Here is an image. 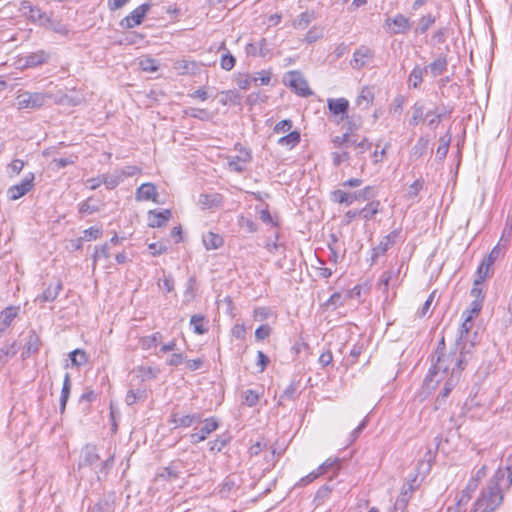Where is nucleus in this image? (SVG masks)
<instances>
[{"mask_svg": "<svg viewBox=\"0 0 512 512\" xmlns=\"http://www.w3.org/2000/svg\"><path fill=\"white\" fill-rule=\"evenodd\" d=\"M469 359L470 352L464 346L458 343L447 350L442 338L431 356L432 365L424 379V384L428 388H434L447 377L460 378Z\"/></svg>", "mask_w": 512, "mask_h": 512, "instance_id": "nucleus-1", "label": "nucleus"}, {"mask_svg": "<svg viewBox=\"0 0 512 512\" xmlns=\"http://www.w3.org/2000/svg\"><path fill=\"white\" fill-rule=\"evenodd\" d=\"M505 478V471L499 469L482 489L476 500L480 512H494L503 502V492L500 483Z\"/></svg>", "mask_w": 512, "mask_h": 512, "instance_id": "nucleus-2", "label": "nucleus"}, {"mask_svg": "<svg viewBox=\"0 0 512 512\" xmlns=\"http://www.w3.org/2000/svg\"><path fill=\"white\" fill-rule=\"evenodd\" d=\"M52 99L54 100V103L62 104L65 99H67V95L63 94L60 97H54L50 92L24 91L17 95L16 104L17 108L20 110H37Z\"/></svg>", "mask_w": 512, "mask_h": 512, "instance_id": "nucleus-3", "label": "nucleus"}, {"mask_svg": "<svg viewBox=\"0 0 512 512\" xmlns=\"http://www.w3.org/2000/svg\"><path fill=\"white\" fill-rule=\"evenodd\" d=\"M374 197V188L371 186H367L364 189L354 192V193H346L343 190H335L331 194V199L334 202L345 204L347 206L351 205L356 200L367 201Z\"/></svg>", "mask_w": 512, "mask_h": 512, "instance_id": "nucleus-4", "label": "nucleus"}, {"mask_svg": "<svg viewBox=\"0 0 512 512\" xmlns=\"http://www.w3.org/2000/svg\"><path fill=\"white\" fill-rule=\"evenodd\" d=\"M151 6L152 4L150 2H146L136 7L129 15L120 21V26L124 29H130L140 25Z\"/></svg>", "mask_w": 512, "mask_h": 512, "instance_id": "nucleus-5", "label": "nucleus"}, {"mask_svg": "<svg viewBox=\"0 0 512 512\" xmlns=\"http://www.w3.org/2000/svg\"><path fill=\"white\" fill-rule=\"evenodd\" d=\"M287 84L291 87L296 94L302 97H308L313 94L310 90L307 81L302 74L298 71H289L285 77Z\"/></svg>", "mask_w": 512, "mask_h": 512, "instance_id": "nucleus-6", "label": "nucleus"}, {"mask_svg": "<svg viewBox=\"0 0 512 512\" xmlns=\"http://www.w3.org/2000/svg\"><path fill=\"white\" fill-rule=\"evenodd\" d=\"M34 174L30 173L19 184H15L7 190V196L10 200L15 201L27 194L34 186Z\"/></svg>", "mask_w": 512, "mask_h": 512, "instance_id": "nucleus-7", "label": "nucleus"}, {"mask_svg": "<svg viewBox=\"0 0 512 512\" xmlns=\"http://www.w3.org/2000/svg\"><path fill=\"white\" fill-rule=\"evenodd\" d=\"M374 58V51L368 46L361 45L353 53L350 65L355 70L365 67Z\"/></svg>", "mask_w": 512, "mask_h": 512, "instance_id": "nucleus-8", "label": "nucleus"}, {"mask_svg": "<svg viewBox=\"0 0 512 512\" xmlns=\"http://www.w3.org/2000/svg\"><path fill=\"white\" fill-rule=\"evenodd\" d=\"M241 486V479L236 474L227 476L219 486L221 498L236 496Z\"/></svg>", "mask_w": 512, "mask_h": 512, "instance_id": "nucleus-9", "label": "nucleus"}, {"mask_svg": "<svg viewBox=\"0 0 512 512\" xmlns=\"http://www.w3.org/2000/svg\"><path fill=\"white\" fill-rule=\"evenodd\" d=\"M202 419L201 414H187L180 415L179 413H172L169 419V423L173 425L174 429L184 427L188 428L192 426L194 423L200 422Z\"/></svg>", "mask_w": 512, "mask_h": 512, "instance_id": "nucleus-10", "label": "nucleus"}, {"mask_svg": "<svg viewBox=\"0 0 512 512\" xmlns=\"http://www.w3.org/2000/svg\"><path fill=\"white\" fill-rule=\"evenodd\" d=\"M399 234L400 230L396 229L384 236L380 243L372 249V260L375 261L379 256L384 255L385 252L395 244V239Z\"/></svg>", "mask_w": 512, "mask_h": 512, "instance_id": "nucleus-11", "label": "nucleus"}, {"mask_svg": "<svg viewBox=\"0 0 512 512\" xmlns=\"http://www.w3.org/2000/svg\"><path fill=\"white\" fill-rule=\"evenodd\" d=\"M218 428V422L215 418H207L204 420V425L199 432L192 433L190 435V441L192 444H197L204 441L209 434L214 432Z\"/></svg>", "mask_w": 512, "mask_h": 512, "instance_id": "nucleus-12", "label": "nucleus"}, {"mask_svg": "<svg viewBox=\"0 0 512 512\" xmlns=\"http://www.w3.org/2000/svg\"><path fill=\"white\" fill-rule=\"evenodd\" d=\"M387 27L394 25L392 34H405L411 28V22L408 17L403 14H397L393 18H387L385 21Z\"/></svg>", "mask_w": 512, "mask_h": 512, "instance_id": "nucleus-13", "label": "nucleus"}, {"mask_svg": "<svg viewBox=\"0 0 512 512\" xmlns=\"http://www.w3.org/2000/svg\"><path fill=\"white\" fill-rule=\"evenodd\" d=\"M416 480H417V475H415L411 479V481L405 483L402 486L401 492L395 502L396 509L404 510L406 508V506L416 488L415 487Z\"/></svg>", "mask_w": 512, "mask_h": 512, "instance_id": "nucleus-14", "label": "nucleus"}, {"mask_svg": "<svg viewBox=\"0 0 512 512\" xmlns=\"http://www.w3.org/2000/svg\"><path fill=\"white\" fill-rule=\"evenodd\" d=\"M327 106L330 112L335 116H340L341 120L348 117L349 101L346 98H329Z\"/></svg>", "mask_w": 512, "mask_h": 512, "instance_id": "nucleus-15", "label": "nucleus"}, {"mask_svg": "<svg viewBox=\"0 0 512 512\" xmlns=\"http://www.w3.org/2000/svg\"><path fill=\"white\" fill-rule=\"evenodd\" d=\"M173 69L178 75H196L199 71V66L196 61L178 59L174 61Z\"/></svg>", "mask_w": 512, "mask_h": 512, "instance_id": "nucleus-16", "label": "nucleus"}, {"mask_svg": "<svg viewBox=\"0 0 512 512\" xmlns=\"http://www.w3.org/2000/svg\"><path fill=\"white\" fill-rule=\"evenodd\" d=\"M157 188L153 183H144L136 191V200L157 202Z\"/></svg>", "mask_w": 512, "mask_h": 512, "instance_id": "nucleus-17", "label": "nucleus"}, {"mask_svg": "<svg viewBox=\"0 0 512 512\" xmlns=\"http://www.w3.org/2000/svg\"><path fill=\"white\" fill-rule=\"evenodd\" d=\"M41 345L42 342L37 333L35 331H30L27 337V341L24 345L22 357L25 359L28 358L31 354L37 353Z\"/></svg>", "mask_w": 512, "mask_h": 512, "instance_id": "nucleus-18", "label": "nucleus"}, {"mask_svg": "<svg viewBox=\"0 0 512 512\" xmlns=\"http://www.w3.org/2000/svg\"><path fill=\"white\" fill-rule=\"evenodd\" d=\"M427 68V72L431 74L432 77H438L442 75L448 68V60L446 55H439L435 60H433L429 65L424 66Z\"/></svg>", "mask_w": 512, "mask_h": 512, "instance_id": "nucleus-19", "label": "nucleus"}, {"mask_svg": "<svg viewBox=\"0 0 512 512\" xmlns=\"http://www.w3.org/2000/svg\"><path fill=\"white\" fill-rule=\"evenodd\" d=\"M223 197L219 193L206 194L202 193L198 198V205L202 209H212L221 206Z\"/></svg>", "mask_w": 512, "mask_h": 512, "instance_id": "nucleus-20", "label": "nucleus"}, {"mask_svg": "<svg viewBox=\"0 0 512 512\" xmlns=\"http://www.w3.org/2000/svg\"><path fill=\"white\" fill-rule=\"evenodd\" d=\"M62 290V283L60 280L51 283L41 295L36 298L40 303L53 302Z\"/></svg>", "mask_w": 512, "mask_h": 512, "instance_id": "nucleus-21", "label": "nucleus"}, {"mask_svg": "<svg viewBox=\"0 0 512 512\" xmlns=\"http://www.w3.org/2000/svg\"><path fill=\"white\" fill-rule=\"evenodd\" d=\"M170 218L171 211L169 209H165L160 212L150 211L148 216L149 226L161 227L165 225Z\"/></svg>", "mask_w": 512, "mask_h": 512, "instance_id": "nucleus-22", "label": "nucleus"}, {"mask_svg": "<svg viewBox=\"0 0 512 512\" xmlns=\"http://www.w3.org/2000/svg\"><path fill=\"white\" fill-rule=\"evenodd\" d=\"M251 160V155L248 151H243L240 156H236L228 163L230 170L235 172H243L245 164Z\"/></svg>", "mask_w": 512, "mask_h": 512, "instance_id": "nucleus-23", "label": "nucleus"}, {"mask_svg": "<svg viewBox=\"0 0 512 512\" xmlns=\"http://www.w3.org/2000/svg\"><path fill=\"white\" fill-rule=\"evenodd\" d=\"M49 59V53L44 50L30 53L25 57V65L28 67L39 66L46 63Z\"/></svg>", "mask_w": 512, "mask_h": 512, "instance_id": "nucleus-24", "label": "nucleus"}, {"mask_svg": "<svg viewBox=\"0 0 512 512\" xmlns=\"http://www.w3.org/2000/svg\"><path fill=\"white\" fill-rule=\"evenodd\" d=\"M71 387H72V384H71L70 374L66 373L64 376L63 386H62L61 395H60L59 409H60L61 414H63L66 409V404H67V401H68V399L70 397V393H71Z\"/></svg>", "mask_w": 512, "mask_h": 512, "instance_id": "nucleus-25", "label": "nucleus"}, {"mask_svg": "<svg viewBox=\"0 0 512 512\" xmlns=\"http://www.w3.org/2000/svg\"><path fill=\"white\" fill-rule=\"evenodd\" d=\"M427 73V68L415 65L408 77V85L415 89L419 88L423 82V76Z\"/></svg>", "mask_w": 512, "mask_h": 512, "instance_id": "nucleus-26", "label": "nucleus"}, {"mask_svg": "<svg viewBox=\"0 0 512 512\" xmlns=\"http://www.w3.org/2000/svg\"><path fill=\"white\" fill-rule=\"evenodd\" d=\"M340 469V459L339 458H328L325 460L316 470L315 472L318 476H322L329 471H333L336 475Z\"/></svg>", "mask_w": 512, "mask_h": 512, "instance_id": "nucleus-27", "label": "nucleus"}, {"mask_svg": "<svg viewBox=\"0 0 512 512\" xmlns=\"http://www.w3.org/2000/svg\"><path fill=\"white\" fill-rule=\"evenodd\" d=\"M315 19V13L313 11H305L298 15L293 21L292 26L295 29L304 30L310 23Z\"/></svg>", "mask_w": 512, "mask_h": 512, "instance_id": "nucleus-28", "label": "nucleus"}, {"mask_svg": "<svg viewBox=\"0 0 512 512\" xmlns=\"http://www.w3.org/2000/svg\"><path fill=\"white\" fill-rule=\"evenodd\" d=\"M464 317H465L464 321L462 322V324L459 328V331H458L459 335H458L456 344L460 343L462 346H464L466 348L465 340L473 326V322H472V315H466Z\"/></svg>", "mask_w": 512, "mask_h": 512, "instance_id": "nucleus-29", "label": "nucleus"}, {"mask_svg": "<svg viewBox=\"0 0 512 512\" xmlns=\"http://www.w3.org/2000/svg\"><path fill=\"white\" fill-rule=\"evenodd\" d=\"M203 244L207 250L218 249L223 244V238L213 232H208L203 236Z\"/></svg>", "mask_w": 512, "mask_h": 512, "instance_id": "nucleus-30", "label": "nucleus"}, {"mask_svg": "<svg viewBox=\"0 0 512 512\" xmlns=\"http://www.w3.org/2000/svg\"><path fill=\"white\" fill-rule=\"evenodd\" d=\"M459 380L460 378L455 377H447L445 378V380H442V382H444V386L437 397V402L445 401V399L449 396L453 388L458 384Z\"/></svg>", "mask_w": 512, "mask_h": 512, "instance_id": "nucleus-31", "label": "nucleus"}, {"mask_svg": "<svg viewBox=\"0 0 512 512\" xmlns=\"http://www.w3.org/2000/svg\"><path fill=\"white\" fill-rule=\"evenodd\" d=\"M135 372L141 381H146L155 379L159 374V369L151 366H139L135 369Z\"/></svg>", "mask_w": 512, "mask_h": 512, "instance_id": "nucleus-32", "label": "nucleus"}, {"mask_svg": "<svg viewBox=\"0 0 512 512\" xmlns=\"http://www.w3.org/2000/svg\"><path fill=\"white\" fill-rule=\"evenodd\" d=\"M162 339L160 332H155L152 335L140 338L139 344L143 350H149L156 347Z\"/></svg>", "mask_w": 512, "mask_h": 512, "instance_id": "nucleus-33", "label": "nucleus"}, {"mask_svg": "<svg viewBox=\"0 0 512 512\" xmlns=\"http://www.w3.org/2000/svg\"><path fill=\"white\" fill-rule=\"evenodd\" d=\"M266 46H267V43H266V39L262 38L259 43H250L247 45L246 47V51L249 55H252V56H266L267 54V49H266Z\"/></svg>", "mask_w": 512, "mask_h": 512, "instance_id": "nucleus-34", "label": "nucleus"}, {"mask_svg": "<svg viewBox=\"0 0 512 512\" xmlns=\"http://www.w3.org/2000/svg\"><path fill=\"white\" fill-rule=\"evenodd\" d=\"M399 271L388 270L382 273L378 281V289L383 293H387L389 289V283L393 278H397Z\"/></svg>", "mask_w": 512, "mask_h": 512, "instance_id": "nucleus-35", "label": "nucleus"}, {"mask_svg": "<svg viewBox=\"0 0 512 512\" xmlns=\"http://www.w3.org/2000/svg\"><path fill=\"white\" fill-rule=\"evenodd\" d=\"M380 202L375 200L369 202L363 209L360 210L361 217L365 220H371L377 213L380 212Z\"/></svg>", "mask_w": 512, "mask_h": 512, "instance_id": "nucleus-36", "label": "nucleus"}, {"mask_svg": "<svg viewBox=\"0 0 512 512\" xmlns=\"http://www.w3.org/2000/svg\"><path fill=\"white\" fill-rule=\"evenodd\" d=\"M332 490H333V488L328 484L321 486L315 493L314 500H313L314 504L316 506H320V505L324 504L325 501L329 498Z\"/></svg>", "mask_w": 512, "mask_h": 512, "instance_id": "nucleus-37", "label": "nucleus"}, {"mask_svg": "<svg viewBox=\"0 0 512 512\" xmlns=\"http://www.w3.org/2000/svg\"><path fill=\"white\" fill-rule=\"evenodd\" d=\"M332 143L335 148L348 149L355 144V140H352L350 133L346 132L342 136L334 137Z\"/></svg>", "mask_w": 512, "mask_h": 512, "instance_id": "nucleus-38", "label": "nucleus"}, {"mask_svg": "<svg viewBox=\"0 0 512 512\" xmlns=\"http://www.w3.org/2000/svg\"><path fill=\"white\" fill-rule=\"evenodd\" d=\"M99 460V455L94 446L87 445L84 449V457L80 465H93Z\"/></svg>", "mask_w": 512, "mask_h": 512, "instance_id": "nucleus-39", "label": "nucleus"}, {"mask_svg": "<svg viewBox=\"0 0 512 512\" xmlns=\"http://www.w3.org/2000/svg\"><path fill=\"white\" fill-rule=\"evenodd\" d=\"M436 18L432 14L422 16L418 21L416 33L424 34L435 23Z\"/></svg>", "mask_w": 512, "mask_h": 512, "instance_id": "nucleus-40", "label": "nucleus"}, {"mask_svg": "<svg viewBox=\"0 0 512 512\" xmlns=\"http://www.w3.org/2000/svg\"><path fill=\"white\" fill-rule=\"evenodd\" d=\"M450 141H451V135L449 133L440 137V139H439L440 144L436 151V156L440 160H443L447 156L449 146H450Z\"/></svg>", "mask_w": 512, "mask_h": 512, "instance_id": "nucleus-41", "label": "nucleus"}, {"mask_svg": "<svg viewBox=\"0 0 512 512\" xmlns=\"http://www.w3.org/2000/svg\"><path fill=\"white\" fill-rule=\"evenodd\" d=\"M17 353L16 343L0 348V366H4L8 360Z\"/></svg>", "mask_w": 512, "mask_h": 512, "instance_id": "nucleus-42", "label": "nucleus"}, {"mask_svg": "<svg viewBox=\"0 0 512 512\" xmlns=\"http://www.w3.org/2000/svg\"><path fill=\"white\" fill-rule=\"evenodd\" d=\"M300 142V133L298 131H292L287 135L281 137L278 140V144L281 146H289L293 148Z\"/></svg>", "mask_w": 512, "mask_h": 512, "instance_id": "nucleus-43", "label": "nucleus"}, {"mask_svg": "<svg viewBox=\"0 0 512 512\" xmlns=\"http://www.w3.org/2000/svg\"><path fill=\"white\" fill-rule=\"evenodd\" d=\"M21 10H29V18L32 19L33 21H41L43 18H46L45 13H43L39 8L32 6L29 2L26 1L21 4Z\"/></svg>", "mask_w": 512, "mask_h": 512, "instance_id": "nucleus-44", "label": "nucleus"}, {"mask_svg": "<svg viewBox=\"0 0 512 512\" xmlns=\"http://www.w3.org/2000/svg\"><path fill=\"white\" fill-rule=\"evenodd\" d=\"M205 317L203 315L195 314L190 319V324L193 326V330L196 334H204L208 331V328L204 326Z\"/></svg>", "mask_w": 512, "mask_h": 512, "instance_id": "nucleus-45", "label": "nucleus"}, {"mask_svg": "<svg viewBox=\"0 0 512 512\" xmlns=\"http://www.w3.org/2000/svg\"><path fill=\"white\" fill-rule=\"evenodd\" d=\"M147 398L146 390H129L125 396V403L129 406L135 404L137 401H144Z\"/></svg>", "mask_w": 512, "mask_h": 512, "instance_id": "nucleus-46", "label": "nucleus"}, {"mask_svg": "<svg viewBox=\"0 0 512 512\" xmlns=\"http://www.w3.org/2000/svg\"><path fill=\"white\" fill-rule=\"evenodd\" d=\"M109 259L110 258V245L109 243H105L101 246H96L95 247V252L92 256V259H93V268H95L96 266V262L97 260H100V259Z\"/></svg>", "mask_w": 512, "mask_h": 512, "instance_id": "nucleus-47", "label": "nucleus"}, {"mask_svg": "<svg viewBox=\"0 0 512 512\" xmlns=\"http://www.w3.org/2000/svg\"><path fill=\"white\" fill-rule=\"evenodd\" d=\"M184 114L202 121H208L212 118L211 113L206 109L188 108L184 110Z\"/></svg>", "mask_w": 512, "mask_h": 512, "instance_id": "nucleus-48", "label": "nucleus"}, {"mask_svg": "<svg viewBox=\"0 0 512 512\" xmlns=\"http://www.w3.org/2000/svg\"><path fill=\"white\" fill-rule=\"evenodd\" d=\"M477 488L478 486L475 484V481H468L466 487L461 492L460 498L458 499L459 503L466 505Z\"/></svg>", "mask_w": 512, "mask_h": 512, "instance_id": "nucleus-49", "label": "nucleus"}, {"mask_svg": "<svg viewBox=\"0 0 512 512\" xmlns=\"http://www.w3.org/2000/svg\"><path fill=\"white\" fill-rule=\"evenodd\" d=\"M428 145H429V139L425 136H421L417 140L416 144L413 146L412 154L418 158L423 156L428 149Z\"/></svg>", "mask_w": 512, "mask_h": 512, "instance_id": "nucleus-50", "label": "nucleus"}, {"mask_svg": "<svg viewBox=\"0 0 512 512\" xmlns=\"http://www.w3.org/2000/svg\"><path fill=\"white\" fill-rule=\"evenodd\" d=\"M122 181L123 180L118 170L111 175H103V184H105L106 188L110 190L116 188Z\"/></svg>", "mask_w": 512, "mask_h": 512, "instance_id": "nucleus-51", "label": "nucleus"}, {"mask_svg": "<svg viewBox=\"0 0 512 512\" xmlns=\"http://www.w3.org/2000/svg\"><path fill=\"white\" fill-rule=\"evenodd\" d=\"M261 394L253 389H248L243 393V404L253 407L257 405Z\"/></svg>", "mask_w": 512, "mask_h": 512, "instance_id": "nucleus-52", "label": "nucleus"}, {"mask_svg": "<svg viewBox=\"0 0 512 512\" xmlns=\"http://www.w3.org/2000/svg\"><path fill=\"white\" fill-rule=\"evenodd\" d=\"M139 66L145 72H156L159 69L158 61L151 57L141 59Z\"/></svg>", "mask_w": 512, "mask_h": 512, "instance_id": "nucleus-53", "label": "nucleus"}, {"mask_svg": "<svg viewBox=\"0 0 512 512\" xmlns=\"http://www.w3.org/2000/svg\"><path fill=\"white\" fill-rule=\"evenodd\" d=\"M413 113L412 117L409 120V124L412 126H416L424 117V106L420 103H415L412 107Z\"/></svg>", "mask_w": 512, "mask_h": 512, "instance_id": "nucleus-54", "label": "nucleus"}, {"mask_svg": "<svg viewBox=\"0 0 512 512\" xmlns=\"http://www.w3.org/2000/svg\"><path fill=\"white\" fill-rule=\"evenodd\" d=\"M487 263L484 262L482 260V262L480 263L478 269H477V272H476V284L477 283H483L486 278L489 276V273H490V269H491V266L490 265H486Z\"/></svg>", "mask_w": 512, "mask_h": 512, "instance_id": "nucleus-55", "label": "nucleus"}, {"mask_svg": "<svg viewBox=\"0 0 512 512\" xmlns=\"http://www.w3.org/2000/svg\"><path fill=\"white\" fill-rule=\"evenodd\" d=\"M71 363L75 366H81L86 363V353L81 349H76L70 353Z\"/></svg>", "mask_w": 512, "mask_h": 512, "instance_id": "nucleus-56", "label": "nucleus"}, {"mask_svg": "<svg viewBox=\"0 0 512 512\" xmlns=\"http://www.w3.org/2000/svg\"><path fill=\"white\" fill-rule=\"evenodd\" d=\"M340 152H333L332 153V159H333V165L338 167L341 165V163L346 162L350 159V153L348 149H340Z\"/></svg>", "mask_w": 512, "mask_h": 512, "instance_id": "nucleus-57", "label": "nucleus"}, {"mask_svg": "<svg viewBox=\"0 0 512 512\" xmlns=\"http://www.w3.org/2000/svg\"><path fill=\"white\" fill-rule=\"evenodd\" d=\"M235 62V57L230 52H227L226 54L222 55L220 66L222 69L230 71L235 66Z\"/></svg>", "mask_w": 512, "mask_h": 512, "instance_id": "nucleus-58", "label": "nucleus"}, {"mask_svg": "<svg viewBox=\"0 0 512 512\" xmlns=\"http://www.w3.org/2000/svg\"><path fill=\"white\" fill-rule=\"evenodd\" d=\"M119 174L121 175L122 180L127 177H132L137 174L141 173V168L135 165H129L123 167L121 170H118Z\"/></svg>", "mask_w": 512, "mask_h": 512, "instance_id": "nucleus-59", "label": "nucleus"}, {"mask_svg": "<svg viewBox=\"0 0 512 512\" xmlns=\"http://www.w3.org/2000/svg\"><path fill=\"white\" fill-rule=\"evenodd\" d=\"M322 35V30L314 26L306 33L304 40L311 44L320 39Z\"/></svg>", "mask_w": 512, "mask_h": 512, "instance_id": "nucleus-60", "label": "nucleus"}, {"mask_svg": "<svg viewBox=\"0 0 512 512\" xmlns=\"http://www.w3.org/2000/svg\"><path fill=\"white\" fill-rule=\"evenodd\" d=\"M102 234V231L98 227H90L83 231V239L86 241L96 240Z\"/></svg>", "mask_w": 512, "mask_h": 512, "instance_id": "nucleus-61", "label": "nucleus"}, {"mask_svg": "<svg viewBox=\"0 0 512 512\" xmlns=\"http://www.w3.org/2000/svg\"><path fill=\"white\" fill-rule=\"evenodd\" d=\"M227 442H228L227 438L218 437L217 439H215L209 443L210 451L213 453L222 451V449L226 446Z\"/></svg>", "mask_w": 512, "mask_h": 512, "instance_id": "nucleus-62", "label": "nucleus"}, {"mask_svg": "<svg viewBox=\"0 0 512 512\" xmlns=\"http://www.w3.org/2000/svg\"><path fill=\"white\" fill-rule=\"evenodd\" d=\"M423 188V181L418 179L414 181L408 189L407 197L414 198L418 195L419 191Z\"/></svg>", "mask_w": 512, "mask_h": 512, "instance_id": "nucleus-63", "label": "nucleus"}, {"mask_svg": "<svg viewBox=\"0 0 512 512\" xmlns=\"http://www.w3.org/2000/svg\"><path fill=\"white\" fill-rule=\"evenodd\" d=\"M109 502L107 500L98 501L93 507L88 509L89 512H108Z\"/></svg>", "mask_w": 512, "mask_h": 512, "instance_id": "nucleus-64", "label": "nucleus"}]
</instances>
